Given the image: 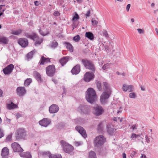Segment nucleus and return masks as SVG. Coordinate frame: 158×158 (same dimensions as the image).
<instances>
[{"mask_svg": "<svg viewBox=\"0 0 158 158\" xmlns=\"http://www.w3.org/2000/svg\"><path fill=\"white\" fill-rule=\"evenodd\" d=\"M104 47L105 48V50L106 51L109 50V47L108 46L105 45L104 46Z\"/></svg>", "mask_w": 158, "mask_h": 158, "instance_id": "052dcab7", "label": "nucleus"}, {"mask_svg": "<svg viewBox=\"0 0 158 158\" xmlns=\"http://www.w3.org/2000/svg\"><path fill=\"white\" fill-rule=\"evenodd\" d=\"M77 2L79 3H81L83 2V0H76Z\"/></svg>", "mask_w": 158, "mask_h": 158, "instance_id": "69168bd1", "label": "nucleus"}, {"mask_svg": "<svg viewBox=\"0 0 158 158\" xmlns=\"http://www.w3.org/2000/svg\"><path fill=\"white\" fill-rule=\"evenodd\" d=\"M89 158H97L96 153L94 152L91 151L89 152Z\"/></svg>", "mask_w": 158, "mask_h": 158, "instance_id": "e433bc0d", "label": "nucleus"}, {"mask_svg": "<svg viewBox=\"0 0 158 158\" xmlns=\"http://www.w3.org/2000/svg\"><path fill=\"white\" fill-rule=\"evenodd\" d=\"M64 151L66 153L70 154L73 150V147L64 141L61 140L60 142Z\"/></svg>", "mask_w": 158, "mask_h": 158, "instance_id": "7ed1b4c3", "label": "nucleus"}, {"mask_svg": "<svg viewBox=\"0 0 158 158\" xmlns=\"http://www.w3.org/2000/svg\"><path fill=\"white\" fill-rule=\"evenodd\" d=\"M122 107H120L119 109V110H118L117 113H119V112H121L122 111Z\"/></svg>", "mask_w": 158, "mask_h": 158, "instance_id": "338daca9", "label": "nucleus"}, {"mask_svg": "<svg viewBox=\"0 0 158 158\" xmlns=\"http://www.w3.org/2000/svg\"><path fill=\"white\" fill-rule=\"evenodd\" d=\"M9 154V149L7 147L3 148L2 150V158H6Z\"/></svg>", "mask_w": 158, "mask_h": 158, "instance_id": "5701e85b", "label": "nucleus"}, {"mask_svg": "<svg viewBox=\"0 0 158 158\" xmlns=\"http://www.w3.org/2000/svg\"><path fill=\"white\" fill-rule=\"evenodd\" d=\"M17 105L13 102H11V103L8 104L7 105V108L9 110H11L14 109L16 108Z\"/></svg>", "mask_w": 158, "mask_h": 158, "instance_id": "2f4dec72", "label": "nucleus"}, {"mask_svg": "<svg viewBox=\"0 0 158 158\" xmlns=\"http://www.w3.org/2000/svg\"><path fill=\"white\" fill-rule=\"evenodd\" d=\"M9 42L8 39L5 36L0 37V44H7Z\"/></svg>", "mask_w": 158, "mask_h": 158, "instance_id": "a878e982", "label": "nucleus"}, {"mask_svg": "<svg viewBox=\"0 0 158 158\" xmlns=\"http://www.w3.org/2000/svg\"><path fill=\"white\" fill-rule=\"evenodd\" d=\"M50 59L49 58H46L44 56H42L40 60L39 64L41 65L44 64L45 63L50 62Z\"/></svg>", "mask_w": 158, "mask_h": 158, "instance_id": "b1692460", "label": "nucleus"}, {"mask_svg": "<svg viewBox=\"0 0 158 158\" xmlns=\"http://www.w3.org/2000/svg\"><path fill=\"white\" fill-rule=\"evenodd\" d=\"M54 15L56 16H58L60 15V13L57 11H55L54 13Z\"/></svg>", "mask_w": 158, "mask_h": 158, "instance_id": "5fc2aeb1", "label": "nucleus"}, {"mask_svg": "<svg viewBox=\"0 0 158 158\" xmlns=\"http://www.w3.org/2000/svg\"><path fill=\"white\" fill-rule=\"evenodd\" d=\"M22 32L21 29H18L17 30H13L11 31V34L15 35H19Z\"/></svg>", "mask_w": 158, "mask_h": 158, "instance_id": "473e14b6", "label": "nucleus"}, {"mask_svg": "<svg viewBox=\"0 0 158 158\" xmlns=\"http://www.w3.org/2000/svg\"><path fill=\"white\" fill-rule=\"evenodd\" d=\"M52 81L55 83V84H56L57 83V82L56 80L54 78H52Z\"/></svg>", "mask_w": 158, "mask_h": 158, "instance_id": "e2e57ef3", "label": "nucleus"}, {"mask_svg": "<svg viewBox=\"0 0 158 158\" xmlns=\"http://www.w3.org/2000/svg\"><path fill=\"white\" fill-rule=\"evenodd\" d=\"M16 91L17 94L20 97L23 96L26 93V90L23 87H17Z\"/></svg>", "mask_w": 158, "mask_h": 158, "instance_id": "2eb2a0df", "label": "nucleus"}, {"mask_svg": "<svg viewBox=\"0 0 158 158\" xmlns=\"http://www.w3.org/2000/svg\"><path fill=\"white\" fill-rule=\"evenodd\" d=\"M80 39V37L79 35H77L76 36L73 37V40L76 42H78Z\"/></svg>", "mask_w": 158, "mask_h": 158, "instance_id": "a19ab883", "label": "nucleus"}, {"mask_svg": "<svg viewBox=\"0 0 158 158\" xmlns=\"http://www.w3.org/2000/svg\"><path fill=\"white\" fill-rule=\"evenodd\" d=\"M5 122L7 124H9L10 123V119L6 117L5 119Z\"/></svg>", "mask_w": 158, "mask_h": 158, "instance_id": "3c124183", "label": "nucleus"}, {"mask_svg": "<svg viewBox=\"0 0 158 158\" xmlns=\"http://www.w3.org/2000/svg\"><path fill=\"white\" fill-rule=\"evenodd\" d=\"M64 44H66V48L68 49L71 52H73V47L71 44L67 42H65Z\"/></svg>", "mask_w": 158, "mask_h": 158, "instance_id": "72a5a7b5", "label": "nucleus"}, {"mask_svg": "<svg viewBox=\"0 0 158 158\" xmlns=\"http://www.w3.org/2000/svg\"><path fill=\"white\" fill-rule=\"evenodd\" d=\"M35 51L33 50L31 51L30 52L28 53L27 56V57L28 59H31L34 53H35Z\"/></svg>", "mask_w": 158, "mask_h": 158, "instance_id": "4c0bfd02", "label": "nucleus"}, {"mask_svg": "<svg viewBox=\"0 0 158 158\" xmlns=\"http://www.w3.org/2000/svg\"><path fill=\"white\" fill-rule=\"evenodd\" d=\"M75 129L84 138L86 137V131L82 127L79 126H77L76 127Z\"/></svg>", "mask_w": 158, "mask_h": 158, "instance_id": "dca6fc26", "label": "nucleus"}, {"mask_svg": "<svg viewBox=\"0 0 158 158\" xmlns=\"http://www.w3.org/2000/svg\"><path fill=\"white\" fill-rule=\"evenodd\" d=\"M105 141V139L102 135L97 136L94 139V143L96 147H100L103 144Z\"/></svg>", "mask_w": 158, "mask_h": 158, "instance_id": "20e7f679", "label": "nucleus"}, {"mask_svg": "<svg viewBox=\"0 0 158 158\" xmlns=\"http://www.w3.org/2000/svg\"><path fill=\"white\" fill-rule=\"evenodd\" d=\"M74 144L76 146H78L81 145L82 143L81 142H75Z\"/></svg>", "mask_w": 158, "mask_h": 158, "instance_id": "09e8293b", "label": "nucleus"}, {"mask_svg": "<svg viewBox=\"0 0 158 158\" xmlns=\"http://www.w3.org/2000/svg\"><path fill=\"white\" fill-rule=\"evenodd\" d=\"M25 36L31 39H32L35 41H36L35 42V44L36 45L37 44H40L41 42L43 41V40L41 39L39 41H36L38 39V37L37 36V35L35 33H33L31 35L28 33H25L24 34Z\"/></svg>", "mask_w": 158, "mask_h": 158, "instance_id": "39448f33", "label": "nucleus"}, {"mask_svg": "<svg viewBox=\"0 0 158 158\" xmlns=\"http://www.w3.org/2000/svg\"><path fill=\"white\" fill-rule=\"evenodd\" d=\"M14 68V65L13 64H11L4 69L3 71L5 74H9L11 73Z\"/></svg>", "mask_w": 158, "mask_h": 158, "instance_id": "4468645a", "label": "nucleus"}, {"mask_svg": "<svg viewBox=\"0 0 158 158\" xmlns=\"http://www.w3.org/2000/svg\"><path fill=\"white\" fill-rule=\"evenodd\" d=\"M139 34L143 33V30L142 29L138 28L137 29Z\"/></svg>", "mask_w": 158, "mask_h": 158, "instance_id": "6e6d98bb", "label": "nucleus"}, {"mask_svg": "<svg viewBox=\"0 0 158 158\" xmlns=\"http://www.w3.org/2000/svg\"><path fill=\"white\" fill-rule=\"evenodd\" d=\"M49 158H62V157L60 154H57L54 155L51 153L49 155Z\"/></svg>", "mask_w": 158, "mask_h": 158, "instance_id": "c9c22d12", "label": "nucleus"}, {"mask_svg": "<svg viewBox=\"0 0 158 158\" xmlns=\"http://www.w3.org/2000/svg\"><path fill=\"white\" fill-rule=\"evenodd\" d=\"M120 117H118V118H114L113 119V120L117 121L118 119H120Z\"/></svg>", "mask_w": 158, "mask_h": 158, "instance_id": "774afa93", "label": "nucleus"}, {"mask_svg": "<svg viewBox=\"0 0 158 158\" xmlns=\"http://www.w3.org/2000/svg\"><path fill=\"white\" fill-rule=\"evenodd\" d=\"M81 62L86 69L93 72H95V68L94 64L90 61L86 59H82Z\"/></svg>", "mask_w": 158, "mask_h": 158, "instance_id": "423d86ee", "label": "nucleus"}, {"mask_svg": "<svg viewBox=\"0 0 158 158\" xmlns=\"http://www.w3.org/2000/svg\"><path fill=\"white\" fill-rule=\"evenodd\" d=\"M12 135H8L6 138V140L7 141H10L11 139Z\"/></svg>", "mask_w": 158, "mask_h": 158, "instance_id": "8fccbe9b", "label": "nucleus"}, {"mask_svg": "<svg viewBox=\"0 0 158 158\" xmlns=\"http://www.w3.org/2000/svg\"><path fill=\"white\" fill-rule=\"evenodd\" d=\"M109 67V64H105L102 67V69L103 70H105L106 69L108 68Z\"/></svg>", "mask_w": 158, "mask_h": 158, "instance_id": "49530a36", "label": "nucleus"}, {"mask_svg": "<svg viewBox=\"0 0 158 158\" xmlns=\"http://www.w3.org/2000/svg\"><path fill=\"white\" fill-rule=\"evenodd\" d=\"M136 94L135 93H131L129 94V97L131 98H136Z\"/></svg>", "mask_w": 158, "mask_h": 158, "instance_id": "37998d69", "label": "nucleus"}, {"mask_svg": "<svg viewBox=\"0 0 158 158\" xmlns=\"http://www.w3.org/2000/svg\"><path fill=\"white\" fill-rule=\"evenodd\" d=\"M104 111L102 107L100 106L97 105L94 107L93 113L96 116L101 115Z\"/></svg>", "mask_w": 158, "mask_h": 158, "instance_id": "9d476101", "label": "nucleus"}, {"mask_svg": "<svg viewBox=\"0 0 158 158\" xmlns=\"http://www.w3.org/2000/svg\"><path fill=\"white\" fill-rule=\"evenodd\" d=\"M46 71L47 74L49 77L53 76L55 73V69L53 65H50L46 67Z\"/></svg>", "mask_w": 158, "mask_h": 158, "instance_id": "6e6552de", "label": "nucleus"}, {"mask_svg": "<svg viewBox=\"0 0 158 158\" xmlns=\"http://www.w3.org/2000/svg\"><path fill=\"white\" fill-rule=\"evenodd\" d=\"M39 31L40 34L43 36H45L48 34V30L44 28V27L39 30Z\"/></svg>", "mask_w": 158, "mask_h": 158, "instance_id": "393cba45", "label": "nucleus"}, {"mask_svg": "<svg viewBox=\"0 0 158 158\" xmlns=\"http://www.w3.org/2000/svg\"><path fill=\"white\" fill-rule=\"evenodd\" d=\"M80 71V66L77 64L71 70V72L73 74L76 75L79 73Z\"/></svg>", "mask_w": 158, "mask_h": 158, "instance_id": "6ab92c4d", "label": "nucleus"}, {"mask_svg": "<svg viewBox=\"0 0 158 158\" xmlns=\"http://www.w3.org/2000/svg\"><path fill=\"white\" fill-rule=\"evenodd\" d=\"M22 116V115L19 114V113H17L16 114V116L17 118H19L21 117Z\"/></svg>", "mask_w": 158, "mask_h": 158, "instance_id": "680f3d73", "label": "nucleus"}, {"mask_svg": "<svg viewBox=\"0 0 158 158\" xmlns=\"http://www.w3.org/2000/svg\"><path fill=\"white\" fill-rule=\"evenodd\" d=\"M103 85L105 91L101 96L100 101L102 104H104L108 102V99L111 94V91L106 82H103Z\"/></svg>", "mask_w": 158, "mask_h": 158, "instance_id": "f257e3e1", "label": "nucleus"}, {"mask_svg": "<svg viewBox=\"0 0 158 158\" xmlns=\"http://www.w3.org/2000/svg\"><path fill=\"white\" fill-rule=\"evenodd\" d=\"M107 131L108 134L109 135H113L114 131V128L113 125L111 124H108V125H107Z\"/></svg>", "mask_w": 158, "mask_h": 158, "instance_id": "4be33fe9", "label": "nucleus"}, {"mask_svg": "<svg viewBox=\"0 0 158 158\" xmlns=\"http://www.w3.org/2000/svg\"><path fill=\"white\" fill-rule=\"evenodd\" d=\"M144 136L142 134H141L138 135L137 136V138L136 141L138 142H141L143 144H144V143L143 142Z\"/></svg>", "mask_w": 158, "mask_h": 158, "instance_id": "c756f323", "label": "nucleus"}, {"mask_svg": "<svg viewBox=\"0 0 158 158\" xmlns=\"http://www.w3.org/2000/svg\"><path fill=\"white\" fill-rule=\"evenodd\" d=\"M103 35L104 36L106 37L107 38L108 37V34L107 32L106 31H104L103 32Z\"/></svg>", "mask_w": 158, "mask_h": 158, "instance_id": "603ef678", "label": "nucleus"}, {"mask_svg": "<svg viewBox=\"0 0 158 158\" xmlns=\"http://www.w3.org/2000/svg\"><path fill=\"white\" fill-rule=\"evenodd\" d=\"M90 107L86 105H80L78 108V110L79 112L85 114L88 113L90 112Z\"/></svg>", "mask_w": 158, "mask_h": 158, "instance_id": "0eeeda50", "label": "nucleus"}, {"mask_svg": "<svg viewBox=\"0 0 158 158\" xmlns=\"http://www.w3.org/2000/svg\"><path fill=\"white\" fill-rule=\"evenodd\" d=\"M11 147L15 152H21L23 151V149L18 143L15 142L12 143Z\"/></svg>", "mask_w": 158, "mask_h": 158, "instance_id": "1a4fd4ad", "label": "nucleus"}, {"mask_svg": "<svg viewBox=\"0 0 158 158\" xmlns=\"http://www.w3.org/2000/svg\"><path fill=\"white\" fill-rule=\"evenodd\" d=\"M19 154L21 157L23 158H31V155L29 152L20 153Z\"/></svg>", "mask_w": 158, "mask_h": 158, "instance_id": "bb28decb", "label": "nucleus"}, {"mask_svg": "<svg viewBox=\"0 0 158 158\" xmlns=\"http://www.w3.org/2000/svg\"><path fill=\"white\" fill-rule=\"evenodd\" d=\"M26 135V132L24 129H19L17 131L16 138L17 139L24 138Z\"/></svg>", "mask_w": 158, "mask_h": 158, "instance_id": "f8f14e48", "label": "nucleus"}, {"mask_svg": "<svg viewBox=\"0 0 158 158\" xmlns=\"http://www.w3.org/2000/svg\"><path fill=\"white\" fill-rule=\"evenodd\" d=\"M18 43L22 47H25L28 45V41L27 39L25 38L19 39L18 40Z\"/></svg>", "mask_w": 158, "mask_h": 158, "instance_id": "aec40b11", "label": "nucleus"}, {"mask_svg": "<svg viewBox=\"0 0 158 158\" xmlns=\"http://www.w3.org/2000/svg\"><path fill=\"white\" fill-rule=\"evenodd\" d=\"M134 86L132 85H128L124 84L123 85V90L125 92L128 91L129 92H132L134 91Z\"/></svg>", "mask_w": 158, "mask_h": 158, "instance_id": "a211bd4d", "label": "nucleus"}, {"mask_svg": "<svg viewBox=\"0 0 158 158\" xmlns=\"http://www.w3.org/2000/svg\"><path fill=\"white\" fill-rule=\"evenodd\" d=\"M130 129H132L133 130L136 129V126L135 125H134L132 126Z\"/></svg>", "mask_w": 158, "mask_h": 158, "instance_id": "4d7b16f0", "label": "nucleus"}, {"mask_svg": "<svg viewBox=\"0 0 158 158\" xmlns=\"http://www.w3.org/2000/svg\"><path fill=\"white\" fill-rule=\"evenodd\" d=\"M85 98L87 102L90 103H94L97 99L95 90L92 88H88L86 92Z\"/></svg>", "mask_w": 158, "mask_h": 158, "instance_id": "f03ea898", "label": "nucleus"}, {"mask_svg": "<svg viewBox=\"0 0 158 158\" xmlns=\"http://www.w3.org/2000/svg\"><path fill=\"white\" fill-rule=\"evenodd\" d=\"M130 7L131 4H130L127 5L126 7V10L128 12L129 11Z\"/></svg>", "mask_w": 158, "mask_h": 158, "instance_id": "13d9d810", "label": "nucleus"}, {"mask_svg": "<svg viewBox=\"0 0 158 158\" xmlns=\"http://www.w3.org/2000/svg\"><path fill=\"white\" fill-rule=\"evenodd\" d=\"M34 75L38 81L41 82V76L40 73L37 72H35L34 73Z\"/></svg>", "mask_w": 158, "mask_h": 158, "instance_id": "7c9ffc66", "label": "nucleus"}, {"mask_svg": "<svg viewBox=\"0 0 158 158\" xmlns=\"http://www.w3.org/2000/svg\"><path fill=\"white\" fill-rule=\"evenodd\" d=\"M90 10H89L86 13V14H85V15L86 16V17L87 18L88 17H89V15L90 14Z\"/></svg>", "mask_w": 158, "mask_h": 158, "instance_id": "bf43d9fd", "label": "nucleus"}, {"mask_svg": "<svg viewBox=\"0 0 158 158\" xmlns=\"http://www.w3.org/2000/svg\"><path fill=\"white\" fill-rule=\"evenodd\" d=\"M4 136V134L2 130L0 128V138H1Z\"/></svg>", "mask_w": 158, "mask_h": 158, "instance_id": "864d4df0", "label": "nucleus"}, {"mask_svg": "<svg viewBox=\"0 0 158 158\" xmlns=\"http://www.w3.org/2000/svg\"><path fill=\"white\" fill-rule=\"evenodd\" d=\"M72 58L71 57L67 56L64 57L62 58L60 60V62L62 66H64L68 61L70 60H72Z\"/></svg>", "mask_w": 158, "mask_h": 158, "instance_id": "412c9836", "label": "nucleus"}, {"mask_svg": "<svg viewBox=\"0 0 158 158\" xmlns=\"http://www.w3.org/2000/svg\"><path fill=\"white\" fill-rule=\"evenodd\" d=\"M50 119L47 118H44L39 122V124L42 126L46 127L51 123Z\"/></svg>", "mask_w": 158, "mask_h": 158, "instance_id": "ddd939ff", "label": "nucleus"}, {"mask_svg": "<svg viewBox=\"0 0 158 158\" xmlns=\"http://www.w3.org/2000/svg\"><path fill=\"white\" fill-rule=\"evenodd\" d=\"M138 135H137L136 134L132 133L131 134V138L132 140H134L135 141H136L137 136H138Z\"/></svg>", "mask_w": 158, "mask_h": 158, "instance_id": "ea45409f", "label": "nucleus"}, {"mask_svg": "<svg viewBox=\"0 0 158 158\" xmlns=\"http://www.w3.org/2000/svg\"><path fill=\"white\" fill-rule=\"evenodd\" d=\"M50 153H51L49 151H39L38 153V154L39 156H42L44 157L48 156L49 157V155H50Z\"/></svg>", "mask_w": 158, "mask_h": 158, "instance_id": "cd10ccee", "label": "nucleus"}, {"mask_svg": "<svg viewBox=\"0 0 158 158\" xmlns=\"http://www.w3.org/2000/svg\"><path fill=\"white\" fill-rule=\"evenodd\" d=\"M97 88L99 91H100L102 90V86L101 83L99 81H98L96 83Z\"/></svg>", "mask_w": 158, "mask_h": 158, "instance_id": "79ce46f5", "label": "nucleus"}, {"mask_svg": "<svg viewBox=\"0 0 158 158\" xmlns=\"http://www.w3.org/2000/svg\"><path fill=\"white\" fill-rule=\"evenodd\" d=\"M91 22L94 26H97L98 24V21L94 20L93 18H92Z\"/></svg>", "mask_w": 158, "mask_h": 158, "instance_id": "a18cd8bd", "label": "nucleus"}, {"mask_svg": "<svg viewBox=\"0 0 158 158\" xmlns=\"http://www.w3.org/2000/svg\"><path fill=\"white\" fill-rule=\"evenodd\" d=\"M145 139L147 143H149L150 142V138L147 135H145Z\"/></svg>", "mask_w": 158, "mask_h": 158, "instance_id": "de8ad7c7", "label": "nucleus"}, {"mask_svg": "<svg viewBox=\"0 0 158 158\" xmlns=\"http://www.w3.org/2000/svg\"><path fill=\"white\" fill-rule=\"evenodd\" d=\"M85 36L90 40H92L94 39V35L92 33L90 32H86L85 34Z\"/></svg>", "mask_w": 158, "mask_h": 158, "instance_id": "c85d7f7f", "label": "nucleus"}, {"mask_svg": "<svg viewBox=\"0 0 158 158\" xmlns=\"http://www.w3.org/2000/svg\"><path fill=\"white\" fill-rule=\"evenodd\" d=\"M59 110V107L56 104H53L49 107V111L51 114L56 113Z\"/></svg>", "mask_w": 158, "mask_h": 158, "instance_id": "f3484780", "label": "nucleus"}, {"mask_svg": "<svg viewBox=\"0 0 158 158\" xmlns=\"http://www.w3.org/2000/svg\"><path fill=\"white\" fill-rule=\"evenodd\" d=\"M34 4L35 5L37 6H38L39 5V2L37 1H35L34 2Z\"/></svg>", "mask_w": 158, "mask_h": 158, "instance_id": "0e129e2a", "label": "nucleus"}, {"mask_svg": "<svg viewBox=\"0 0 158 158\" xmlns=\"http://www.w3.org/2000/svg\"><path fill=\"white\" fill-rule=\"evenodd\" d=\"M94 72L92 73L90 72H87L84 75V79L85 81L88 82L93 79L94 77Z\"/></svg>", "mask_w": 158, "mask_h": 158, "instance_id": "9b49d317", "label": "nucleus"}, {"mask_svg": "<svg viewBox=\"0 0 158 158\" xmlns=\"http://www.w3.org/2000/svg\"><path fill=\"white\" fill-rule=\"evenodd\" d=\"M79 16L78 15L77 13H76L72 19V21L73 22V27L74 26L75 27H76L75 25L74 24V23L77 20L79 19Z\"/></svg>", "mask_w": 158, "mask_h": 158, "instance_id": "f704fd0d", "label": "nucleus"}, {"mask_svg": "<svg viewBox=\"0 0 158 158\" xmlns=\"http://www.w3.org/2000/svg\"><path fill=\"white\" fill-rule=\"evenodd\" d=\"M58 45V43L56 41H54L52 43L51 47L52 48H55Z\"/></svg>", "mask_w": 158, "mask_h": 158, "instance_id": "c03bdc74", "label": "nucleus"}, {"mask_svg": "<svg viewBox=\"0 0 158 158\" xmlns=\"http://www.w3.org/2000/svg\"><path fill=\"white\" fill-rule=\"evenodd\" d=\"M31 82V79L30 78H28L24 82V85L25 86H28Z\"/></svg>", "mask_w": 158, "mask_h": 158, "instance_id": "58836bf2", "label": "nucleus"}]
</instances>
